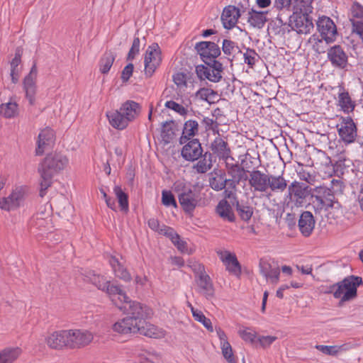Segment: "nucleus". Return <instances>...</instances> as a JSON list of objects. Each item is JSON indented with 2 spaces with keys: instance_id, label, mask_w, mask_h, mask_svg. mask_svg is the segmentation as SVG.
Listing matches in <instances>:
<instances>
[{
  "instance_id": "32",
  "label": "nucleus",
  "mask_w": 363,
  "mask_h": 363,
  "mask_svg": "<svg viewBox=\"0 0 363 363\" xmlns=\"http://www.w3.org/2000/svg\"><path fill=\"white\" fill-rule=\"evenodd\" d=\"M289 194L296 199V202L301 204L309 193L308 186L305 184L293 182L288 187Z\"/></svg>"
},
{
  "instance_id": "7",
  "label": "nucleus",
  "mask_w": 363,
  "mask_h": 363,
  "mask_svg": "<svg viewBox=\"0 0 363 363\" xmlns=\"http://www.w3.org/2000/svg\"><path fill=\"white\" fill-rule=\"evenodd\" d=\"M162 52L157 43L150 45L145 56V74L151 77L162 62Z\"/></svg>"
},
{
  "instance_id": "53",
  "label": "nucleus",
  "mask_w": 363,
  "mask_h": 363,
  "mask_svg": "<svg viewBox=\"0 0 363 363\" xmlns=\"http://www.w3.org/2000/svg\"><path fill=\"white\" fill-rule=\"evenodd\" d=\"M243 57L245 63L250 67H253L259 59V55L255 50L246 48L245 52L243 53Z\"/></svg>"
},
{
  "instance_id": "26",
  "label": "nucleus",
  "mask_w": 363,
  "mask_h": 363,
  "mask_svg": "<svg viewBox=\"0 0 363 363\" xmlns=\"http://www.w3.org/2000/svg\"><path fill=\"white\" fill-rule=\"evenodd\" d=\"M315 220L310 211H303L298 220V228L304 237L310 236L315 228Z\"/></svg>"
},
{
  "instance_id": "29",
  "label": "nucleus",
  "mask_w": 363,
  "mask_h": 363,
  "mask_svg": "<svg viewBox=\"0 0 363 363\" xmlns=\"http://www.w3.org/2000/svg\"><path fill=\"white\" fill-rule=\"evenodd\" d=\"M211 149L213 154L219 159L227 160L230 157V149L228 144L220 137H216L211 144Z\"/></svg>"
},
{
  "instance_id": "42",
  "label": "nucleus",
  "mask_w": 363,
  "mask_h": 363,
  "mask_svg": "<svg viewBox=\"0 0 363 363\" xmlns=\"http://www.w3.org/2000/svg\"><path fill=\"white\" fill-rule=\"evenodd\" d=\"M235 208L240 218L244 221H249L253 215V208L247 201H237Z\"/></svg>"
},
{
  "instance_id": "30",
  "label": "nucleus",
  "mask_w": 363,
  "mask_h": 363,
  "mask_svg": "<svg viewBox=\"0 0 363 363\" xmlns=\"http://www.w3.org/2000/svg\"><path fill=\"white\" fill-rule=\"evenodd\" d=\"M209 186L214 191H219L228 187V180L225 177V172L223 170H214L209 178Z\"/></svg>"
},
{
  "instance_id": "44",
  "label": "nucleus",
  "mask_w": 363,
  "mask_h": 363,
  "mask_svg": "<svg viewBox=\"0 0 363 363\" xmlns=\"http://www.w3.org/2000/svg\"><path fill=\"white\" fill-rule=\"evenodd\" d=\"M196 96L208 104H213L218 101L217 92L208 88H201L196 91Z\"/></svg>"
},
{
  "instance_id": "34",
  "label": "nucleus",
  "mask_w": 363,
  "mask_h": 363,
  "mask_svg": "<svg viewBox=\"0 0 363 363\" xmlns=\"http://www.w3.org/2000/svg\"><path fill=\"white\" fill-rule=\"evenodd\" d=\"M199 132V123L195 120L186 121L183 127L182 134L179 138V143L184 144L188 140L193 139L198 134Z\"/></svg>"
},
{
  "instance_id": "50",
  "label": "nucleus",
  "mask_w": 363,
  "mask_h": 363,
  "mask_svg": "<svg viewBox=\"0 0 363 363\" xmlns=\"http://www.w3.org/2000/svg\"><path fill=\"white\" fill-rule=\"evenodd\" d=\"M239 335L242 339L250 343L253 346H257V335L255 331L250 328L239 330Z\"/></svg>"
},
{
  "instance_id": "33",
  "label": "nucleus",
  "mask_w": 363,
  "mask_h": 363,
  "mask_svg": "<svg viewBox=\"0 0 363 363\" xmlns=\"http://www.w3.org/2000/svg\"><path fill=\"white\" fill-rule=\"evenodd\" d=\"M106 116L111 126L117 130L125 129L131 122L119 110L108 112Z\"/></svg>"
},
{
  "instance_id": "37",
  "label": "nucleus",
  "mask_w": 363,
  "mask_h": 363,
  "mask_svg": "<svg viewBox=\"0 0 363 363\" xmlns=\"http://www.w3.org/2000/svg\"><path fill=\"white\" fill-rule=\"evenodd\" d=\"M22 49L17 48L15 52V56L11 60V81L13 84H16L18 82L21 67H19L21 62Z\"/></svg>"
},
{
  "instance_id": "19",
  "label": "nucleus",
  "mask_w": 363,
  "mask_h": 363,
  "mask_svg": "<svg viewBox=\"0 0 363 363\" xmlns=\"http://www.w3.org/2000/svg\"><path fill=\"white\" fill-rule=\"evenodd\" d=\"M217 253L221 261L225 265L226 270L235 277H240L242 272L241 265L236 255L229 251H219Z\"/></svg>"
},
{
  "instance_id": "48",
  "label": "nucleus",
  "mask_w": 363,
  "mask_h": 363,
  "mask_svg": "<svg viewBox=\"0 0 363 363\" xmlns=\"http://www.w3.org/2000/svg\"><path fill=\"white\" fill-rule=\"evenodd\" d=\"M284 26H285V23L280 18H277L269 23L267 30L274 35H283L285 33Z\"/></svg>"
},
{
  "instance_id": "15",
  "label": "nucleus",
  "mask_w": 363,
  "mask_h": 363,
  "mask_svg": "<svg viewBox=\"0 0 363 363\" xmlns=\"http://www.w3.org/2000/svg\"><path fill=\"white\" fill-rule=\"evenodd\" d=\"M183 145L181 155L185 160L194 162L202 155L203 150L198 139H191Z\"/></svg>"
},
{
  "instance_id": "17",
  "label": "nucleus",
  "mask_w": 363,
  "mask_h": 363,
  "mask_svg": "<svg viewBox=\"0 0 363 363\" xmlns=\"http://www.w3.org/2000/svg\"><path fill=\"white\" fill-rule=\"evenodd\" d=\"M328 60L334 67L345 69L348 62V56L341 45L330 47L327 52Z\"/></svg>"
},
{
  "instance_id": "36",
  "label": "nucleus",
  "mask_w": 363,
  "mask_h": 363,
  "mask_svg": "<svg viewBox=\"0 0 363 363\" xmlns=\"http://www.w3.org/2000/svg\"><path fill=\"white\" fill-rule=\"evenodd\" d=\"M269 182L268 183V191L273 193H283L287 188V181L281 175L269 174Z\"/></svg>"
},
{
  "instance_id": "21",
  "label": "nucleus",
  "mask_w": 363,
  "mask_h": 363,
  "mask_svg": "<svg viewBox=\"0 0 363 363\" xmlns=\"http://www.w3.org/2000/svg\"><path fill=\"white\" fill-rule=\"evenodd\" d=\"M338 133L345 143L349 144L354 141L357 136L356 126L350 117L343 118L340 127L338 128Z\"/></svg>"
},
{
  "instance_id": "3",
  "label": "nucleus",
  "mask_w": 363,
  "mask_h": 363,
  "mask_svg": "<svg viewBox=\"0 0 363 363\" xmlns=\"http://www.w3.org/2000/svg\"><path fill=\"white\" fill-rule=\"evenodd\" d=\"M362 284V278L357 276H348L336 283L335 298H340V303L349 301L357 296V287Z\"/></svg>"
},
{
  "instance_id": "16",
  "label": "nucleus",
  "mask_w": 363,
  "mask_h": 363,
  "mask_svg": "<svg viewBox=\"0 0 363 363\" xmlns=\"http://www.w3.org/2000/svg\"><path fill=\"white\" fill-rule=\"evenodd\" d=\"M195 281L197 285L196 291L207 299H211L215 296V289L211 277L203 271L196 276Z\"/></svg>"
},
{
  "instance_id": "28",
  "label": "nucleus",
  "mask_w": 363,
  "mask_h": 363,
  "mask_svg": "<svg viewBox=\"0 0 363 363\" xmlns=\"http://www.w3.org/2000/svg\"><path fill=\"white\" fill-rule=\"evenodd\" d=\"M338 104L340 109L345 113H350L354 110L355 102L352 100L349 92L342 85L338 86Z\"/></svg>"
},
{
  "instance_id": "57",
  "label": "nucleus",
  "mask_w": 363,
  "mask_h": 363,
  "mask_svg": "<svg viewBox=\"0 0 363 363\" xmlns=\"http://www.w3.org/2000/svg\"><path fill=\"white\" fill-rule=\"evenodd\" d=\"M140 46V40L138 37H135L133 41L132 46L126 57L127 61H132L137 55L139 54Z\"/></svg>"
},
{
  "instance_id": "38",
  "label": "nucleus",
  "mask_w": 363,
  "mask_h": 363,
  "mask_svg": "<svg viewBox=\"0 0 363 363\" xmlns=\"http://www.w3.org/2000/svg\"><path fill=\"white\" fill-rule=\"evenodd\" d=\"M212 154L209 152L202 153L200 160L193 166V169L199 174H204L213 167Z\"/></svg>"
},
{
  "instance_id": "5",
  "label": "nucleus",
  "mask_w": 363,
  "mask_h": 363,
  "mask_svg": "<svg viewBox=\"0 0 363 363\" xmlns=\"http://www.w3.org/2000/svg\"><path fill=\"white\" fill-rule=\"evenodd\" d=\"M84 280L91 283L97 287L98 289L106 292L110 296H118V298L123 297L124 300L128 299V296L121 285L111 284L104 276L96 274L93 271L86 272L84 274Z\"/></svg>"
},
{
  "instance_id": "61",
  "label": "nucleus",
  "mask_w": 363,
  "mask_h": 363,
  "mask_svg": "<svg viewBox=\"0 0 363 363\" xmlns=\"http://www.w3.org/2000/svg\"><path fill=\"white\" fill-rule=\"evenodd\" d=\"M315 348L325 354L332 355V356H335V355L337 354V350L336 349V345L328 346V345H318L315 346Z\"/></svg>"
},
{
  "instance_id": "35",
  "label": "nucleus",
  "mask_w": 363,
  "mask_h": 363,
  "mask_svg": "<svg viewBox=\"0 0 363 363\" xmlns=\"http://www.w3.org/2000/svg\"><path fill=\"white\" fill-rule=\"evenodd\" d=\"M119 111H121V113L126 116L127 118L133 121L139 116L141 106L138 103L128 100L121 105Z\"/></svg>"
},
{
  "instance_id": "27",
  "label": "nucleus",
  "mask_w": 363,
  "mask_h": 363,
  "mask_svg": "<svg viewBox=\"0 0 363 363\" xmlns=\"http://www.w3.org/2000/svg\"><path fill=\"white\" fill-rule=\"evenodd\" d=\"M261 274L272 284H277L279 281L280 269L278 266L272 265L269 262L261 259L259 262Z\"/></svg>"
},
{
  "instance_id": "40",
  "label": "nucleus",
  "mask_w": 363,
  "mask_h": 363,
  "mask_svg": "<svg viewBox=\"0 0 363 363\" xmlns=\"http://www.w3.org/2000/svg\"><path fill=\"white\" fill-rule=\"evenodd\" d=\"M216 213L224 220H227L228 222H234L235 220V217L230 205L225 199L221 200L218 203L216 206Z\"/></svg>"
},
{
  "instance_id": "52",
  "label": "nucleus",
  "mask_w": 363,
  "mask_h": 363,
  "mask_svg": "<svg viewBox=\"0 0 363 363\" xmlns=\"http://www.w3.org/2000/svg\"><path fill=\"white\" fill-rule=\"evenodd\" d=\"M318 194L323 196V200L325 201L326 205L330 208H333L334 206V203H335V197L333 190L329 188H320L318 190Z\"/></svg>"
},
{
  "instance_id": "6",
  "label": "nucleus",
  "mask_w": 363,
  "mask_h": 363,
  "mask_svg": "<svg viewBox=\"0 0 363 363\" xmlns=\"http://www.w3.org/2000/svg\"><path fill=\"white\" fill-rule=\"evenodd\" d=\"M223 67L219 61H213L210 65H199L196 67V73L201 80L208 79L212 82H218L222 79Z\"/></svg>"
},
{
  "instance_id": "12",
  "label": "nucleus",
  "mask_w": 363,
  "mask_h": 363,
  "mask_svg": "<svg viewBox=\"0 0 363 363\" xmlns=\"http://www.w3.org/2000/svg\"><path fill=\"white\" fill-rule=\"evenodd\" d=\"M25 199V189L23 186L15 188L6 197L0 199V208L11 211L18 208Z\"/></svg>"
},
{
  "instance_id": "23",
  "label": "nucleus",
  "mask_w": 363,
  "mask_h": 363,
  "mask_svg": "<svg viewBox=\"0 0 363 363\" xmlns=\"http://www.w3.org/2000/svg\"><path fill=\"white\" fill-rule=\"evenodd\" d=\"M225 167L228 175L230 177L227 179L228 180V189L235 190L237 186L243 179L245 170L238 164H229L227 162Z\"/></svg>"
},
{
  "instance_id": "13",
  "label": "nucleus",
  "mask_w": 363,
  "mask_h": 363,
  "mask_svg": "<svg viewBox=\"0 0 363 363\" xmlns=\"http://www.w3.org/2000/svg\"><path fill=\"white\" fill-rule=\"evenodd\" d=\"M179 203L183 211L188 214L192 213L199 205L201 195L199 192L191 189L184 190L178 196Z\"/></svg>"
},
{
  "instance_id": "24",
  "label": "nucleus",
  "mask_w": 363,
  "mask_h": 363,
  "mask_svg": "<svg viewBox=\"0 0 363 363\" xmlns=\"http://www.w3.org/2000/svg\"><path fill=\"white\" fill-rule=\"evenodd\" d=\"M55 140L54 130L50 128L43 129L38 137L37 147L35 153L37 155H42L47 147L50 146Z\"/></svg>"
},
{
  "instance_id": "41",
  "label": "nucleus",
  "mask_w": 363,
  "mask_h": 363,
  "mask_svg": "<svg viewBox=\"0 0 363 363\" xmlns=\"http://www.w3.org/2000/svg\"><path fill=\"white\" fill-rule=\"evenodd\" d=\"M116 57V55L111 50L106 51L99 62V71L102 74H107L110 71Z\"/></svg>"
},
{
  "instance_id": "18",
  "label": "nucleus",
  "mask_w": 363,
  "mask_h": 363,
  "mask_svg": "<svg viewBox=\"0 0 363 363\" xmlns=\"http://www.w3.org/2000/svg\"><path fill=\"white\" fill-rule=\"evenodd\" d=\"M269 174L260 170H253L250 174L249 184L255 192L265 193L268 191Z\"/></svg>"
},
{
  "instance_id": "22",
  "label": "nucleus",
  "mask_w": 363,
  "mask_h": 363,
  "mask_svg": "<svg viewBox=\"0 0 363 363\" xmlns=\"http://www.w3.org/2000/svg\"><path fill=\"white\" fill-rule=\"evenodd\" d=\"M69 332L67 330L54 332L47 337V345L55 350H61L65 347H69Z\"/></svg>"
},
{
  "instance_id": "9",
  "label": "nucleus",
  "mask_w": 363,
  "mask_h": 363,
  "mask_svg": "<svg viewBox=\"0 0 363 363\" xmlns=\"http://www.w3.org/2000/svg\"><path fill=\"white\" fill-rule=\"evenodd\" d=\"M195 50L206 65H210L220 55V47L214 42L201 41L196 43Z\"/></svg>"
},
{
  "instance_id": "62",
  "label": "nucleus",
  "mask_w": 363,
  "mask_h": 363,
  "mask_svg": "<svg viewBox=\"0 0 363 363\" xmlns=\"http://www.w3.org/2000/svg\"><path fill=\"white\" fill-rule=\"evenodd\" d=\"M174 82L179 87L186 86V74L183 72H177L172 77Z\"/></svg>"
},
{
  "instance_id": "59",
  "label": "nucleus",
  "mask_w": 363,
  "mask_h": 363,
  "mask_svg": "<svg viewBox=\"0 0 363 363\" xmlns=\"http://www.w3.org/2000/svg\"><path fill=\"white\" fill-rule=\"evenodd\" d=\"M147 224H148L149 228L150 229H152V230L159 231L161 233H164V234L167 233V230H171L170 228H168L165 225L162 226L163 228H160L159 220L155 218H150L147 221Z\"/></svg>"
},
{
  "instance_id": "64",
  "label": "nucleus",
  "mask_w": 363,
  "mask_h": 363,
  "mask_svg": "<svg viewBox=\"0 0 363 363\" xmlns=\"http://www.w3.org/2000/svg\"><path fill=\"white\" fill-rule=\"evenodd\" d=\"M134 66L132 63L128 64L122 70L121 79L123 82H126L129 80L133 74Z\"/></svg>"
},
{
  "instance_id": "31",
  "label": "nucleus",
  "mask_w": 363,
  "mask_h": 363,
  "mask_svg": "<svg viewBox=\"0 0 363 363\" xmlns=\"http://www.w3.org/2000/svg\"><path fill=\"white\" fill-rule=\"evenodd\" d=\"M267 12L257 11L251 9L248 11L247 21L251 27L262 29L267 21Z\"/></svg>"
},
{
  "instance_id": "43",
  "label": "nucleus",
  "mask_w": 363,
  "mask_h": 363,
  "mask_svg": "<svg viewBox=\"0 0 363 363\" xmlns=\"http://www.w3.org/2000/svg\"><path fill=\"white\" fill-rule=\"evenodd\" d=\"M51 219L49 216L43 217V213H38L36 215L33 216L30 220V225L32 227L39 229L40 230H44L48 228L50 225Z\"/></svg>"
},
{
  "instance_id": "14",
  "label": "nucleus",
  "mask_w": 363,
  "mask_h": 363,
  "mask_svg": "<svg viewBox=\"0 0 363 363\" xmlns=\"http://www.w3.org/2000/svg\"><path fill=\"white\" fill-rule=\"evenodd\" d=\"M69 348H80L88 345L94 338L93 334L86 330H67Z\"/></svg>"
},
{
  "instance_id": "11",
  "label": "nucleus",
  "mask_w": 363,
  "mask_h": 363,
  "mask_svg": "<svg viewBox=\"0 0 363 363\" xmlns=\"http://www.w3.org/2000/svg\"><path fill=\"white\" fill-rule=\"evenodd\" d=\"M289 26L299 34H307L313 28L312 18L306 13L294 12L289 17Z\"/></svg>"
},
{
  "instance_id": "20",
  "label": "nucleus",
  "mask_w": 363,
  "mask_h": 363,
  "mask_svg": "<svg viewBox=\"0 0 363 363\" xmlns=\"http://www.w3.org/2000/svg\"><path fill=\"white\" fill-rule=\"evenodd\" d=\"M244 11V9L241 11L235 6L229 5L225 6L221 14V21L223 27L226 29H231L234 28L238 18L241 16V12Z\"/></svg>"
},
{
  "instance_id": "63",
  "label": "nucleus",
  "mask_w": 363,
  "mask_h": 363,
  "mask_svg": "<svg viewBox=\"0 0 363 363\" xmlns=\"http://www.w3.org/2000/svg\"><path fill=\"white\" fill-rule=\"evenodd\" d=\"M276 340L277 337L275 336H259L257 338V345L259 344L262 347H267L271 345Z\"/></svg>"
},
{
  "instance_id": "47",
  "label": "nucleus",
  "mask_w": 363,
  "mask_h": 363,
  "mask_svg": "<svg viewBox=\"0 0 363 363\" xmlns=\"http://www.w3.org/2000/svg\"><path fill=\"white\" fill-rule=\"evenodd\" d=\"M222 50L225 55L228 56V58L233 60L234 55L236 52H241L239 47L237 45L236 43L225 39L223 41L222 44Z\"/></svg>"
},
{
  "instance_id": "39",
  "label": "nucleus",
  "mask_w": 363,
  "mask_h": 363,
  "mask_svg": "<svg viewBox=\"0 0 363 363\" xmlns=\"http://www.w3.org/2000/svg\"><path fill=\"white\" fill-rule=\"evenodd\" d=\"M18 347H8L0 351V363H13L21 354Z\"/></svg>"
},
{
  "instance_id": "54",
  "label": "nucleus",
  "mask_w": 363,
  "mask_h": 363,
  "mask_svg": "<svg viewBox=\"0 0 363 363\" xmlns=\"http://www.w3.org/2000/svg\"><path fill=\"white\" fill-rule=\"evenodd\" d=\"M162 203L164 206L169 207H177L176 199L170 191L163 190L162 192Z\"/></svg>"
},
{
  "instance_id": "58",
  "label": "nucleus",
  "mask_w": 363,
  "mask_h": 363,
  "mask_svg": "<svg viewBox=\"0 0 363 363\" xmlns=\"http://www.w3.org/2000/svg\"><path fill=\"white\" fill-rule=\"evenodd\" d=\"M312 205L315 212L320 211L323 209L328 211L330 208V207L326 205V203L323 200V196H321L319 194L318 195L313 196Z\"/></svg>"
},
{
  "instance_id": "4",
  "label": "nucleus",
  "mask_w": 363,
  "mask_h": 363,
  "mask_svg": "<svg viewBox=\"0 0 363 363\" xmlns=\"http://www.w3.org/2000/svg\"><path fill=\"white\" fill-rule=\"evenodd\" d=\"M149 328L139 327L132 319L125 317L113 325V331L121 334L140 333V335L157 338L159 336L158 330L155 325H147Z\"/></svg>"
},
{
  "instance_id": "2",
  "label": "nucleus",
  "mask_w": 363,
  "mask_h": 363,
  "mask_svg": "<svg viewBox=\"0 0 363 363\" xmlns=\"http://www.w3.org/2000/svg\"><path fill=\"white\" fill-rule=\"evenodd\" d=\"M118 299L124 304L119 306L118 308H123L127 313L126 317L132 319L134 323H137V325L140 328L143 326L145 328H148L147 325H153L146 321V318L151 314V310L147 306H143L139 302L130 301L128 296L127 300H124L123 297Z\"/></svg>"
},
{
  "instance_id": "56",
  "label": "nucleus",
  "mask_w": 363,
  "mask_h": 363,
  "mask_svg": "<svg viewBox=\"0 0 363 363\" xmlns=\"http://www.w3.org/2000/svg\"><path fill=\"white\" fill-rule=\"evenodd\" d=\"M323 39L312 35L309 39V43H313V50L318 54L325 52V46L323 45Z\"/></svg>"
},
{
  "instance_id": "55",
  "label": "nucleus",
  "mask_w": 363,
  "mask_h": 363,
  "mask_svg": "<svg viewBox=\"0 0 363 363\" xmlns=\"http://www.w3.org/2000/svg\"><path fill=\"white\" fill-rule=\"evenodd\" d=\"M222 354L228 363H235L233 349L229 342L220 345Z\"/></svg>"
},
{
  "instance_id": "46",
  "label": "nucleus",
  "mask_w": 363,
  "mask_h": 363,
  "mask_svg": "<svg viewBox=\"0 0 363 363\" xmlns=\"http://www.w3.org/2000/svg\"><path fill=\"white\" fill-rule=\"evenodd\" d=\"M18 106L16 102L2 104L0 105V115L6 118H13L18 114Z\"/></svg>"
},
{
  "instance_id": "8",
  "label": "nucleus",
  "mask_w": 363,
  "mask_h": 363,
  "mask_svg": "<svg viewBox=\"0 0 363 363\" xmlns=\"http://www.w3.org/2000/svg\"><path fill=\"white\" fill-rule=\"evenodd\" d=\"M316 26L321 38L327 44L335 42L338 35L334 21L328 16H322L316 21Z\"/></svg>"
},
{
  "instance_id": "1",
  "label": "nucleus",
  "mask_w": 363,
  "mask_h": 363,
  "mask_svg": "<svg viewBox=\"0 0 363 363\" xmlns=\"http://www.w3.org/2000/svg\"><path fill=\"white\" fill-rule=\"evenodd\" d=\"M68 164V158L61 152L47 155L38 168L40 174L39 192L40 197H44L46 190L51 186L53 176L66 168Z\"/></svg>"
},
{
  "instance_id": "10",
  "label": "nucleus",
  "mask_w": 363,
  "mask_h": 363,
  "mask_svg": "<svg viewBox=\"0 0 363 363\" xmlns=\"http://www.w3.org/2000/svg\"><path fill=\"white\" fill-rule=\"evenodd\" d=\"M37 77L38 68L36 62H33L29 73L23 80V89L25 91L26 98L29 104L33 106L35 104V95L37 94Z\"/></svg>"
},
{
  "instance_id": "49",
  "label": "nucleus",
  "mask_w": 363,
  "mask_h": 363,
  "mask_svg": "<svg viewBox=\"0 0 363 363\" xmlns=\"http://www.w3.org/2000/svg\"><path fill=\"white\" fill-rule=\"evenodd\" d=\"M191 313L195 320L201 323L209 331L213 332V328L211 320L206 318L202 311L191 307Z\"/></svg>"
},
{
  "instance_id": "60",
  "label": "nucleus",
  "mask_w": 363,
  "mask_h": 363,
  "mask_svg": "<svg viewBox=\"0 0 363 363\" xmlns=\"http://www.w3.org/2000/svg\"><path fill=\"white\" fill-rule=\"evenodd\" d=\"M173 123V121H166L162 125V135L164 140H169L172 139L174 133V131L170 126Z\"/></svg>"
},
{
  "instance_id": "51",
  "label": "nucleus",
  "mask_w": 363,
  "mask_h": 363,
  "mask_svg": "<svg viewBox=\"0 0 363 363\" xmlns=\"http://www.w3.org/2000/svg\"><path fill=\"white\" fill-rule=\"evenodd\" d=\"M164 106L174 111L182 116H186L188 113L187 105L184 106L173 100L167 101L164 104Z\"/></svg>"
},
{
  "instance_id": "45",
  "label": "nucleus",
  "mask_w": 363,
  "mask_h": 363,
  "mask_svg": "<svg viewBox=\"0 0 363 363\" xmlns=\"http://www.w3.org/2000/svg\"><path fill=\"white\" fill-rule=\"evenodd\" d=\"M113 192L118 200L121 210L124 212H128L129 209L128 196L125 194L119 186H115Z\"/></svg>"
},
{
  "instance_id": "25",
  "label": "nucleus",
  "mask_w": 363,
  "mask_h": 363,
  "mask_svg": "<svg viewBox=\"0 0 363 363\" xmlns=\"http://www.w3.org/2000/svg\"><path fill=\"white\" fill-rule=\"evenodd\" d=\"M108 263L111 267L113 272L116 277L125 281H130L131 275L127 268L124 266L123 262L120 261L116 256L111 255L108 257Z\"/></svg>"
}]
</instances>
